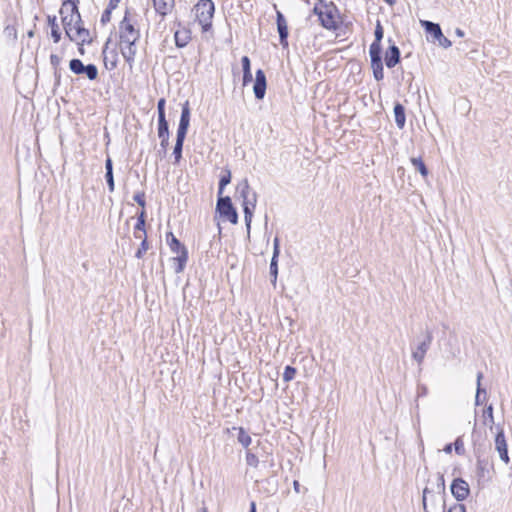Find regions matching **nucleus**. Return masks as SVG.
<instances>
[{"label": "nucleus", "instance_id": "obj_6", "mask_svg": "<svg viewBox=\"0 0 512 512\" xmlns=\"http://www.w3.org/2000/svg\"><path fill=\"white\" fill-rule=\"evenodd\" d=\"M216 212L230 223H238V213L229 196L218 195Z\"/></svg>", "mask_w": 512, "mask_h": 512}, {"label": "nucleus", "instance_id": "obj_26", "mask_svg": "<svg viewBox=\"0 0 512 512\" xmlns=\"http://www.w3.org/2000/svg\"><path fill=\"white\" fill-rule=\"evenodd\" d=\"M48 25L51 28V37L55 43H58L61 40V32L59 29V25L57 23L56 16H50L47 17Z\"/></svg>", "mask_w": 512, "mask_h": 512}, {"label": "nucleus", "instance_id": "obj_47", "mask_svg": "<svg viewBox=\"0 0 512 512\" xmlns=\"http://www.w3.org/2000/svg\"><path fill=\"white\" fill-rule=\"evenodd\" d=\"M187 132H188V130L178 128L177 135H176V141L184 143Z\"/></svg>", "mask_w": 512, "mask_h": 512}, {"label": "nucleus", "instance_id": "obj_62", "mask_svg": "<svg viewBox=\"0 0 512 512\" xmlns=\"http://www.w3.org/2000/svg\"><path fill=\"white\" fill-rule=\"evenodd\" d=\"M387 4L393 5L395 3V0H384Z\"/></svg>", "mask_w": 512, "mask_h": 512}, {"label": "nucleus", "instance_id": "obj_50", "mask_svg": "<svg viewBox=\"0 0 512 512\" xmlns=\"http://www.w3.org/2000/svg\"><path fill=\"white\" fill-rule=\"evenodd\" d=\"M448 512H466V508L463 504L456 503L450 509Z\"/></svg>", "mask_w": 512, "mask_h": 512}, {"label": "nucleus", "instance_id": "obj_16", "mask_svg": "<svg viewBox=\"0 0 512 512\" xmlns=\"http://www.w3.org/2000/svg\"><path fill=\"white\" fill-rule=\"evenodd\" d=\"M401 52L394 43L390 44L385 52V64L388 68L395 67L400 62Z\"/></svg>", "mask_w": 512, "mask_h": 512}, {"label": "nucleus", "instance_id": "obj_53", "mask_svg": "<svg viewBox=\"0 0 512 512\" xmlns=\"http://www.w3.org/2000/svg\"><path fill=\"white\" fill-rule=\"evenodd\" d=\"M105 170L108 172H113V161L110 156H107L105 160Z\"/></svg>", "mask_w": 512, "mask_h": 512}, {"label": "nucleus", "instance_id": "obj_48", "mask_svg": "<svg viewBox=\"0 0 512 512\" xmlns=\"http://www.w3.org/2000/svg\"><path fill=\"white\" fill-rule=\"evenodd\" d=\"M50 63L54 69H57L61 63V58L56 54L50 55Z\"/></svg>", "mask_w": 512, "mask_h": 512}, {"label": "nucleus", "instance_id": "obj_39", "mask_svg": "<svg viewBox=\"0 0 512 512\" xmlns=\"http://www.w3.org/2000/svg\"><path fill=\"white\" fill-rule=\"evenodd\" d=\"M165 104L166 100L164 98H160L157 102L158 119L166 118Z\"/></svg>", "mask_w": 512, "mask_h": 512}, {"label": "nucleus", "instance_id": "obj_21", "mask_svg": "<svg viewBox=\"0 0 512 512\" xmlns=\"http://www.w3.org/2000/svg\"><path fill=\"white\" fill-rule=\"evenodd\" d=\"M73 35L76 37V40L73 41L78 45L84 46V44H90L92 42L89 30L84 27H78Z\"/></svg>", "mask_w": 512, "mask_h": 512}, {"label": "nucleus", "instance_id": "obj_59", "mask_svg": "<svg viewBox=\"0 0 512 512\" xmlns=\"http://www.w3.org/2000/svg\"><path fill=\"white\" fill-rule=\"evenodd\" d=\"M293 487H294V490H295L297 493H299V492H300V489H299V488H300V484H299V482H298L297 480H295V481L293 482Z\"/></svg>", "mask_w": 512, "mask_h": 512}, {"label": "nucleus", "instance_id": "obj_18", "mask_svg": "<svg viewBox=\"0 0 512 512\" xmlns=\"http://www.w3.org/2000/svg\"><path fill=\"white\" fill-rule=\"evenodd\" d=\"M375 39L370 45L369 53H382V47H381V41L384 36V30L380 23V21H377L375 31H374Z\"/></svg>", "mask_w": 512, "mask_h": 512}, {"label": "nucleus", "instance_id": "obj_31", "mask_svg": "<svg viewBox=\"0 0 512 512\" xmlns=\"http://www.w3.org/2000/svg\"><path fill=\"white\" fill-rule=\"evenodd\" d=\"M411 163L412 165L414 166V168L423 176V177H427L429 171H428V168L426 167L424 161L422 160L421 157H413L411 158Z\"/></svg>", "mask_w": 512, "mask_h": 512}, {"label": "nucleus", "instance_id": "obj_14", "mask_svg": "<svg viewBox=\"0 0 512 512\" xmlns=\"http://www.w3.org/2000/svg\"><path fill=\"white\" fill-rule=\"evenodd\" d=\"M110 41H111L110 39H108L106 41V43L103 47V50H102V54H103L105 66L108 69L113 70L117 67L118 53H117L116 49L109 50Z\"/></svg>", "mask_w": 512, "mask_h": 512}, {"label": "nucleus", "instance_id": "obj_41", "mask_svg": "<svg viewBox=\"0 0 512 512\" xmlns=\"http://www.w3.org/2000/svg\"><path fill=\"white\" fill-rule=\"evenodd\" d=\"M246 462L249 466L256 468L259 464V459L254 453L247 452Z\"/></svg>", "mask_w": 512, "mask_h": 512}, {"label": "nucleus", "instance_id": "obj_2", "mask_svg": "<svg viewBox=\"0 0 512 512\" xmlns=\"http://www.w3.org/2000/svg\"><path fill=\"white\" fill-rule=\"evenodd\" d=\"M236 194L242 199L244 220L248 235L251 230V222L257 204V193L251 190L248 179H243L236 187Z\"/></svg>", "mask_w": 512, "mask_h": 512}, {"label": "nucleus", "instance_id": "obj_27", "mask_svg": "<svg viewBox=\"0 0 512 512\" xmlns=\"http://www.w3.org/2000/svg\"><path fill=\"white\" fill-rule=\"evenodd\" d=\"M167 243L173 253H179L182 249H187L172 232H168L166 235Z\"/></svg>", "mask_w": 512, "mask_h": 512}, {"label": "nucleus", "instance_id": "obj_25", "mask_svg": "<svg viewBox=\"0 0 512 512\" xmlns=\"http://www.w3.org/2000/svg\"><path fill=\"white\" fill-rule=\"evenodd\" d=\"M190 125V108L189 102L186 101L182 106L181 116L178 128L188 130Z\"/></svg>", "mask_w": 512, "mask_h": 512}, {"label": "nucleus", "instance_id": "obj_17", "mask_svg": "<svg viewBox=\"0 0 512 512\" xmlns=\"http://www.w3.org/2000/svg\"><path fill=\"white\" fill-rule=\"evenodd\" d=\"M153 6L158 15L162 18L167 16L175 7V0H152Z\"/></svg>", "mask_w": 512, "mask_h": 512}, {"label": "nucleus", "instance_id": "obj_29", "mask_svg": "<svg viewBox=\"0 0 512 512\" xmlns=\"http://www.w3.org/2000/svg\"><path fill=\"white\" fill-rule=\"evenodd\" d=\"M145 222H146V212H145V210H142L137 216V223L135 225L134 235L136 238H142L141 235L137 234V231H142L144 233V236H146Z\"/></svg>", "mask_w": 512, "mask_h": 512}, {"label": "nucleus", "instance_id": "obj_58", "mask_svg": "<svg viewBox=\"0 0 512 512\" xmlns=\"http://www.w3.org/2000/svg\"><path fill=\"white\" fill-rule=\"evenodd\" d=\"M455 34L458 36V37H464L465 33L462 29L460 28H456L455 30Z\"/></svg>", "mask_w": 512, "mask_h": 512}, {"label": "nucleus", "instance_id": "obj_13", "mask_svg": "<svg viewBox=\"0 0 512 512\" xmlns=\"http://www.w3.org/2000/svg\"><path fill=\"white\" fill-rule=\"evenodd\" d=\"M266 88V75L262 69H258L255 73V81L253 85L254 96L257 100H262L265 97Z\"/></svg>", "mask_w": 512, "mask_h": 512}, {"label": "nucleus", "instance_id": "obj_64", "mask_svg": "<svg viewBox=\"0 0 512 512\" xmlns=\"http://www.w3.org/2000/svg\"><path fill=\"white\" fill-rule=\"evenodd\" d=\"M28 36H29V37H33V36H34V32H33V31H29V32H28Z\"/></svg>", "mask_w": 512, "mask_h": 512}, {"label": "nucleus", "instance_id": "obj_35", "mask_svg": "<svg viewBox=\"0 0 512 512\" xmlns=\"http://www.w3.org/2000/svg\"><path fill=\"white\" fill-rule=\"evenodd\" d=\"M270 275L272 277V284L275 285L277 281V275H278V258H274L272 256L271 262H270Z\"/></svg>", "mask_w": 512, "mask_h": 512}, {"label": "nucleus", "instance_id": "obj_3", "mask_svg": "<svg viewBox=\"0 0 512 512\" xmlns=\"http://www.w3.org/2000/svg\"><path fill=\"white\" fill-rule=\"evenodd\" d=\"M338 9L333 2L318 0L313 8V13L318 16L320 24L327 30H337Z\"/></svg>", "mask_w": 512, "mask_h": 512}, {"label": "nucleus", "instance_id": "obj_4", "mask_svg": "<svg viewBox=\"0 0 512 512\" xmlns=\"http://www.w3.org/2000/svg\"><path fill=\"white\" fill-rule=\"evenodd\" d=\"M79 0H64L60 8L61 22L69 40H76L72 33V24L77 20L81 22V15L78 10Z\"/></svg>", "mask_w": 512, "mask_h": 512}, {"label": "nucleus", "instance_id": "obj_20", "mask_svg": "<svg viewBox=\"0 0 512 512\" xmlns=\"http://www.w3.org/2000/svg\"><path fill=\"white\" fill-rule=\"evenodd\" d=\"M174 39L176 47L183 48L191 40V32L188 29L177 30L174 34Z\"/></svg>", "mask_w": 512, "mask_h": 512}, {"label": "nucleus", "instance_id": "obj_52", "mask_svg": "<svg viewBox=\"0 0 512 512\" xmlns=\"http://www.w3.org/2000/svg\"><path fill=\"white\" fill-rule=\"evenodd\" d=\"M430 493V490L426 487L424 488L423 490V499H422V502H423V509L425 512H429L428 509H427V494Z\"/></svg>", "mask_w": 512, "mask_h": 512}, {"label": "nucleus", "instance_id": "obj_33", "mask_svg": "<svg viewBox=\"0 0 512 512\" xmlns=\"http://www.w3.org/2000/svg\"><path fill=\"white\" fill-rule=\"evenodd\" d=\"M238 442L242 444L243 447L247 448L251 444V437L246 433L244 428H238Z\"/></svg>", "mask_w": 512, "mask_h": 512}, {"label": "nucleus", "instance_id": "obj_46", "mask_svg": "<svg viewBox=\"0 0 512 512\" xmlns=\"http://www.w3.org/2000/svg\"><path fill=\"white\" fill-rule=\"evenodd\" d=\"M280 254V241L278 237H275L273 240V255L274 258H278Z\"/></svg>", "mask_w": 512, "mask_h": 512}, {"label": "nucleus", "instance_id": "obj_5", "mask_svg": "<svg viewBox=\"0 0 512 512\" xmlns=\"http://www.w3.org/2000/svg\"><path fill=\"white\" fill-rule=\"evenodd\" d=\"M195 14L203 32L212 28V18L215 12V5L212 0H199L195 5Z\"/></svg>", "mask_w": 512, "mask_h": 512}, {"label": "nucleus", "instance_id": "obj_60", "mask_svg": "<svg viewBox=\"0 0 512 512\" xmlns=\"http://www.w3.org/2000/svg\"><path fill=\"white\" fill-rule=\"evenodd\" d=\"M249 512H257L256 511V503L254 501H252L250 503V509H249Z\"/></svg>", "mask_w": 512, "mask_h": 512}, {"label": "nucleus", "instance_id": "obj_42", "mask_svg": "<svg viewBox=\"0 0 512 512\" xmlns=\"http://www.w3.org/2000/svg\"><path fill=\"white\" fill-rule=\"evenodd\" d=\"M134 201L137 202L138 205H140L143 209L145 208L146 201H145V192L139 191L135 193L133 197Z\"/></svg>", "mask_w": 512, "mask_h": 512}, {"label": "nucleus", "instance_id": "obj_63", "mask_svg": "<svg viewBox=\"0 0 512 512\" xmlns=\"http://www.w3.org/2000/svg\"><path fill=\"white\" fill-rule=\"evenodd\" d=\"M387 4L393 5L395 3V0H384Z\"/></svg>", "mask_w": 512, "mask_h": 512}, {"label": "nucleus", "instance_id": "obj_19", "mask_svg": "<svg viewBox=\"0 0 512 512\" xmlns=\"http://www.w3.org/2000/svg\"><path fill=\"white\" fill-rule=\"evenodd\" d=\"M241 64H242V71H243V86L248 85L250 82H252V72H251V61L248 56H243L241 58Z\"/></svg>", "mask_w": 512, "mask_h": 512}, {"label": "nucleus", "instance_id": "obj_10", "mask_svg": "<svg viewBox=\"0 0 512 512\" xmlns=\"http://www.w3.org/2000/svg\"><path fill=\"white\" fill-rule=\"evenodd\" d=\"M451 493L457 501L465 500L470 493L468 483L462 478H456L452 481L450 486Z\"/></svg>", "mask_w": 512, "mask_h": 512}, {"label": "nucleus", "instance_id": "obj_56", "mask_svg": "<svg viewBox=\"0 0 512 512\" xmlns=\"http://www.w3.org/2000/svg\"><path fill=\"white\" fill-rule=\"evenodd\" d=\"M78 27H83V21L82 20H81V22H78L77 20H75V22H73V24H72V32L74 30L77 31Z\"/></svg>", "mask_w": 512, "mask_h": 512}, {"label": "nucleus", "instance_id": "obj_11", "mask_svg": "<svg viewBox=\"0 0 512 512\" xmlns=\"http://www.w3.org/2000/svg\"><path fill=\"white\" fill-rule=\"evenodd\" d=\"M432 340H433L432 332L427 330L425 339L417 346V348L415 350L412 351V358L419 365H421L423 363V360L425 358L427 351L430 348Z\"/></svg>", "mask_w": 512, "mask_h": 512}, {"label": "nucleus", "instance_id": "obj_8", "mask_svg": "<svg viewBox=\"0 0 512 512\" xmlns=\"http://www.w3.org/2000/svg\"><path fill=\"white\" fill-rule=\"evenodd\" d=\"M422 26L425 31L430 34L434 40L438 41V44L443 48H449L452 45V42L443 35L441 27L438 23H434L431 21H422Z\"/></svg>", "mask_w": 512, "mask_h": 512}, {"label": "nucleus", "instance_id": "obj_23", "mask_svg": "<svg viewBox=\"0 0 512 512\" xmlns=\"http://www.w3.org/2000/svg\"><path fill=\"white\" fill-rule=\"evenodd\" d=\"M176 254L177 256L172 259L176 263L175 272L181 273L185 269L186 263L188 261V250L182 249L181 252Z\"/></svg>", "mask_w": 512, "mask_h": 512}, {"label": "nucleus", "instance_id": "obj_55", "mask_svg": "<svg viewBox=\"0 0 512 512\" xmlns=\"http://www.w3.org/2000/svg\"><path fill=\"white\" fill-rule=\"evenodd\" d=\"M121 0H109L108 8L115 9Z\"/></svg>", "mask_w": 512, "mask_h": 512}, {"label": "nucleus", "instance_id": "obj_7", "mask_svg": "<svg viewBox=\"0 0 512 512\" xmlns=\"http://www.w3.org/2000/svg\"><path fill=\"white\" fill-rule=\"evenodd\" d=\"M69 69L76 75H85L90 81L98 78V68L95 64L90 63L85 65L77 58L70 60Z\"/></svg>", "mask_w": 512, "mask_h": 512}, {"label": "nucleus", "instance_id": "obj_22", "mask_svg": "<svg viewBox=\"0 0 512 512\" xmlns=\"http://www.w3.org/2000/svg\"><path fill=\"white\" fill-rule=\"evenodd\" d=\"M395 123L399 129L404 128L406 123L405 108L401 103L394 105Z\"/></svg>", "mask_w": 512, "mask_h": 512}, {"label": "nucleus", "instance_id": "obj_28", "mask_svg": "<svg viewBox=\"0 0 512 512\" xmlns=\"http://www.w3.org/2000/svg\"><path fill=\"white\" fill-rule=\"evenodd\" d=\"M231 182V171L228 168H225L222 172V175L218 184V195H222L225 187Z\"/></svg>", "mask_w": 512, "mask_h": 512}, {"label": "nucleus", "instance_id": "obj_43", "mask_svg": "<svg viewBox=\"0 0 512 512\" xmlns=\"http://www.w3.org/2000/svg\"><path fill=\"white\" fill-rule=\"evenodd\" d=\"M436 481H437V488L439 493H445V479L444 475L441 473H437L436 475Z\"/></svg>", "mask_w": 512, "mask_h": 512}, {"label": "nucleus", "instance_id": "obj_12", "mask_svg": "<svg viewBox=\"0 0 512 512\" xmlns=\"http://www.w3.org/2000/svg\"><path fill=\"white\" fill-rule=\"evenodd\" d=\"M276 24H277V31L279 34L280 45L284 49H286L289 46V44H288V36H289L288 24H287L285 16L280 11L276 12Z\"/></svg>", "mask_w": 512, "mask_h": 512}, {"label": "nucleus", "instance_id": "obj_54", "mask_svg": "<svg viewBox=\"0 0 512 512\" xmlns=\"http://www.w3.org/2000/svg\"><path fill=\"white\" fill-rule=\"evenodd\" d=\"M54 78H55V86H59L60 81H61V74H60V71L58 68L54 69Z\"/></svg>", "mask_w": 512, "mask_h": 512}, {"label": "nucleus", "instance_id": "obj_15", "mask_svg": "<svg viewBox=\"0 0 512 512\" xmlns=\"http://www.w3.org/2000/svg\"><path fill=\"white\" fill-rule=\"evenodd\" d=\"M371 68L373 71V76L375 80L381 81L384 78L383 71V63H382V53H369Z\"/></svg>", "mask_w": 512, "mask_h": 512}, {"label": "nucleus", "instance_id": "obj_51", "mask_svg": "<svg viewBox=\"0 0 512 512\" xmlns=\"http://www.w3.org/2000/svg\"><path fill=\"white\" fill-rule=\"evenodd\" d=\"M159 139H160L161 150L163 151V154H165L166 150H167V147L169 145V137L159 138Z\"/></svg>", "mask_w": 512, "mask_h": 512}, {"label": "nucleus", "instance_id": "obj_32", "mask_svg": "<svg viewBox=\"0 0 512 512\" xmlns=\"http://www.w3.org/2000/svg\"><path fill=\"white\" fill-rule=\"evenodd\" d=\"M158 137H169V124L166 118L158 119Z\"/></svg>", "mask_w": 512, "mask_h": 512}, {"label": "nucleus", "instance_id": "obj_36", "mask_svg": "<svg viewBox=\"0 0 512 512\" xmlns=\"http://www.w3.org/2000/svg\"><path fill=\"white\" fill-rule=\"evenodd\" d=\"M296 373L297 370L295 367L287 365L284 368L283 381L286 383L292 381L295 378Z\"/></svg>", "mask_w": 512, "mask_h": 512}, {"label": "nucleus", "instance_id": "obj_9", "mask_svg": "<svg viewBox=\"0 0 512 512\" xmlns=\"http://www.w3.org/2000/svg\"><path fill=\"white\" fill-rule=\"evenodd\" d=\"M497 433L495 435V450L498 452L500 459L505 463L509 464L510 458L508 455L507 442L504 435V430L499 425L496 426Z\"/></svg>", "mask_w": 512, "mask_h": 512}, {"label": "nucleus", "instance_id": "obj_61", "mask_svg": "<svg viewBox=\"0 0 512 512\" xmlns=\"http://www.w3.org/2000/svg\"><path fill=\"white\" fill-rule=\"evenodd\" d=\"M78 51H79L80 55H84V53H85V50H84L83 46H81V45H79Z\"/></svg>", "mask_w": 512, "mask_h": 512}, {"label": "nucleus", "instance_id": "obj_37", "mask_svg": "<svg viewBox=\"0 0 512 512\" xmlns=\"http://www.w3.org/2000/svg\"><path fill=\"white\" fill-rule=\"evenodd\" d=\"M148 249H149V244L147 241V237L144 236L142 239V242L140 244V247L138 248L137 252L135 253V257L138 259H141Z\"/></svg>", "mask_w": 512, "mask_h": 512}, {"label": "nucleus", "instance_id": "obj_30", "mask_svg": "<svg viewBox=\"0 0 512 512\" xmlns=\"http://www.w3.org/2000/svg\"><path fill=\"white\" fill-rule=\"evenodd\" d=\"M477 475L480 478H484L486 474H489V461L487 459H481L480 457L477 458Z\"/></svg>", "mask_w": 512, "mask_h": 512}, {"label": "nucleus", "instance_id": "obj_34", "mask_svg": "<svg viewBox=\"0 0 512 512\" xmlns=\"http://www.w3.org/2000/svg\"><path fill=\"white\" fill-rule=\"evenodd\" d=\"M482 378H483V373L482 372H478V374H477V391H476V396H475V404L476 405H480L481 404L480 395L482 393L484 395H486V390L481 387V380H482Z\"/></svg>", "mask_w": 512, "mask_h": 512}, {"label": "nucleus", "instance_id": "obj_57", "mask_svg": "<svg viewBox=\"0 0 512 512\" xmlns=\"http://www.w3.org/2000/svg\"><path fill=\"white\" fill-rule=\"evenodd\" d=\"M452 447H453V444L452 443H449V444H446L443 451L447 454H450L452 452Z\"/></svg>", "mask_w": 512, "mask_h": 512}, {"label": "nucleus", "instance_id": "obj_24", "mask_svg": "<svg viewBox=\"0 0 512 512\" xmlns=\"http://www.w3.org/2000/svg\"><path fill=\"white\" fill-rule=\"evenodd\" d=\"M176 254L177 256L172 259L176 263L175 272L181 273L185 269L186 263L188 261V250L182 249L181 252Z\"/></svg>", "mask_w": 512, "mask_h": 512}, {"label": "nucleus", "instance_id": "obj_49", "mask_svg": "<svg viewBox=\"0 0 512 512\" xmlns=\"http://www.w3.org/2000/svg\"><path fill=\"white\" fill-rule=\"evenodd\" d=\"M484 417H486L491 423L494 422V417H493V407L492 405H489L485 410H484Z\"/></svg>", "mask_w": 512, "mask_h": 512}, {"label": "nucleus", "instance_id": "obj_45", "mask_svg": "<svg viewBox=\"0 0 512 512\" xmlns=\"http://www.w3.org/2000/svg\"><path fill=\"white\" fill-rule=\"evenodd\" d=\"M112 11H113V9H110L108 7L103 11V13L101 15V19H100V22L102 25H106L107 23L110 22Z\"/></svg>", "mask_w": 512, "mask_h": 512}, {"label": "nucleus", "instance_id": "obj_44", "mask_svg": "<svg viewBox=\"0 0 512 512\" xmlns=\"http://www.w3.org/2000/svg\"><path fill=\"white\" fill-rule=\"evenodd\" d=\"M453 446H454L455 452L458 455H463L464 454V452H465L464 443H463V441H462V439L460 437H458L455 440V442L453 443Z\"/></svg>", "mask_w": 512, "mask_h": 512}, {"label": "nucleus", "instance_id": "obj_38", "mask_svg": "<svg viewBox=\"0 0 512 512\" xmlns=\"http://www.w3.org/2000/svg\"><path fill=\"white\" fill-rule=\"evenodd\" d=\"M183 142H175L174 149H173V155L175 158V164H178L182 158V151H183Z\"/></svg>", "mask_w": 512, "mask_h": 512}, {"label": "nucleus", "instance_id": "obj_1", "mask_svg": "<svg viewBox=\"0 0 512 512\" xmlns=\"http://www.w3.org/2000/svg\"><path fill=\"white\" fill-rule=\"evenodd\" d=\"M120 51L130 67L133 66L137 53L136 43L140 39V30L136 28V20L131 18L129 9H126L123 19L119 23Z\"/></svg>", "mask_w": 512, "mask_h": 512}, {"label": "nucleus", "instance_id": "obj_40", "mask_svg": "<svg viewBox=\"0 0 512 512\" xmlns=\"http://www.w3.org/2000/svg\"><path fill=\"white\" fill-rule=\"evenodd\" d=\"M105 179L108 185L109 192H114L115 190V181L113 172H105Z\"/></svg>", "mask_w": 512, "mask_h": 512}]
</instances>
